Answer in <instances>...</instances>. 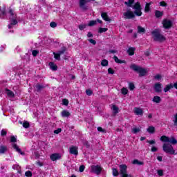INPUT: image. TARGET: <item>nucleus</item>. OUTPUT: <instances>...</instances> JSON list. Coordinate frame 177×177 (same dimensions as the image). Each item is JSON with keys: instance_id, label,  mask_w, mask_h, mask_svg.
<instances>
[{"instance_id": "obj_24", "label": "nucleus", "mask_w": 177, "mask_h": 177, "mask_svg": "<svg viewBox=\"0 0 177 177\" xmlns=\"http://www.w3.org/2000/svg\"><path fill=\"white\" fill-rule=\"evenodd\" d=\"M111 110L113 111L114 114H118V108L115 104L111 105Z\"/></svg>"}, {"instance_id": "obj_14", "label": "nucleus", "mask_w": 177, "mask_h": 177, "mask_svg": "<svg viewBox=\"0 0 177 177\" xmlns=\"http://www.w3.org/2000/svg\"><path fill=\"white\" fill-rule=\"evenodd\" d=\"M101 17L105 21H111V19H110V17H109V15L106 12H102Z\"/></svg>"}, {"instance_id": "obj_51", "label": "nucleus", "mask_w": 177, "mask_h": 177, "mask_svg": "<svg viewBox=\"0 0 177 177\" xmlns=\"http://www.w3.org/2000/svg\"><path fill=\"white\" fill-rule=\"evenodd\" d=\"M38 53H39V52L37 50H34L32 52V56L35 57L37 56V55H38Z\"/></svg>"}, {"instance_id": "obj_9", "label": "nucleus", "mask_w": 177, "mask_h": 177, "mask_svg": "<svg viewBox=\"0 0 177 177\" xmlns=\"http://www.w3.org/2000/svg\"><path fill=\"white\" fill-rule=\"evenodd\" d=\"M124 19H133L135 17V13L131 10H128L124 12Z\"/></svg>"}, {"instance_id": "obj_29", "label": "nucleus", "mask_w": 177, "mask_h": 177, "mask_svg": "<svg viewBox=\"0 0 177 177\" xmlns=\"http://www.w3.org/2000/svg\"><path fill=\"white\" fill-rule=\"evenodd\" d=\"M101 66H102L103 67H107V66H109V61H107L106 59H103L101 62Z\"/></svg>"}, {"instance_id": "obj_15", "label": "nucleus", "mask_w": 177, "mask_h": 177, "mask_svg": "<svg viewBox=\"0 0 177 177\" xmlns=\"http://www.w3.org/2000/svg\"><path fill=\"white\" fill-rule=\"evenodd\" d=\"M134 113L136 115H143V109L140 108H135Z\"/></svg>"}, {"instance_id": "obj_22", "label": "nucleus", "mask_w": 177, "mask_h": 177, "mask_svg": "<svg viewBox=\"0 0 177 177\" xmlns=\"http://www.w3.org/2000/svg\"><path fill=\"white\" fill-rule=\"evenodd\" d=\"M172 88H174V84H167L164 88V92L167 93L168 92V91H170V89H172Z\"/></svg>"}, {"instance_id": "obj_58", "label": "nucleus", "mask_w": 177, "mask_h": 177, "mask_svg": "<svg viewBox=\"0 0 177 177\" xmlns=\"http://www.w3.org/2000/svg\"><path fill=\"white\" fill-rule=\"evenodd\" d=\"M62 132V129H57L54 131V133H56V135H58V133H60Z\"/></svg>"}, {"instance_id": "obj_31", "label": "nucleus", "mask_w": 177, "mask_h": 177, "mask_svg": "<svg viewBox=\"0 0 177 177\" xmlns=\"http://www.w3.org/2000/svg\"><path fill=\"white\" fill-rule=\"evenodd\" d=\"M62 117H70V112L67 111H63L62 112Z\"/></svg>"}, {"instance_id": "obj_26", "label": "nucleus", "mask_w": 177, "mask_h": 177, "mask_svg": "<svg viewBox=\"0 0 177 177\" xmlns=\"http://www.w3.org/2000/svg\"><path fill=\"white\" fill-rule=\"evenodd\" d=\"M6 16V12L5 11V8H0V19H3V17Z\"/></svg>"}, {"instance_id": "obj_17", "label": "nucleus", "mask_w": 177, "mask_h": 177, "mask_svg": "<svg viewBox=\"0 0 177 177\" xmlns=\"http://www.w3.org/2000/svg\"><path fill=\"white\" fill-rule=\"evenodd\" d=\"M153 5V2L151 1L149 3H146L145 8V13H147L150 11V6Z\"/></svg>"}, {"instance_id": "obj_27", "label": "nucleus", "mask_w": 177, "mask_h": 177, "mask_svg": "<svg viewBox=\"0 0 177 177\" xmlns=\"http://www.w3.org/2000/svg\"><path fill=\"white\" fill-rule=\"evenodd\" d=\"M6 94L9 97H15V93L10 90H6Z\"/></svg>"}, {"instance_id": "obj_2", "label": "nucleus", "mask_w": 177, "mask_h": 177, "mask_svg": "<svg viewBox=\"0 0 177 177\" xmlns=\"http://www.w3.org/2000/svg\"><path fill=\"white\" fill-rule=\"evenodd\" d=\"M9 15L10 24H8V28H12L13 26H16V24H17V15L12 9H10L9 10Z\"/></svg>"}, {"instance_id": "obj_42", "label": "nucleus", "mask_w": 177, "mask_h": 177, "mask_svg": "<svg viewBox=\"0 0 177 177\" xmlns=\"http://www.w3.org/2000/svg\"><path fill=\"white\" fill-rule=\"evenodd\" d=\"M85 28H86V24L79 25V29L80 30H85Z\"/></svg>"}, {"instance_id": "obj_32", "label": "nucleus", "mask_w": 177, "mask_h": 177, "mask_svg": "<svg viewBox=\"0 0 177 177\" xmlns=\"http://www.w3.org/2000/svg\"><path fill=\"white\" fill-rule=\"evenodd\" d=\"M162 15H164V12H162L161 11L157 10L155 12L156 17H161L162 16Z\"/></svg>"}, {"instance_id": "obj_55", "label": "nucleus", "mask_w": 177, "mask_h": 177, "mask_svg": "<svg viewBox=\"0 0 177 177\" xmlns=\"http://www.w3.org/2000/svg\"><path fill=\"white\" fill-rule=\"evenodd\" d=\"M90 44H93V45H96V41L93 40V39H88Z\"/></svg>"}, {"instance_id": "obj_43", "label": "nucleus", "mask_w": 177, "mask_h": 177, "mask_svg": "<svg viewBox=\"0 0 177 177\" xmlns=\"http://www.w3.org/2000/svg\"><path fill=\"white\" fill-rule=\"evenodd\" d=\"M25 176L27 177H31L32 176V173L31 172V171H27L25 173Z\"/></svg>"}, {"instance_id": "obj_46", "label": "nucleus", "mask_w": 177, "mask_h": 177, "mask_svg": "<svg viewBox=\"0 0 177 177\" xmlns=\"http://www.w3.org/2000/svg\"><path fill=\"white\" fill-rule=\"evenodd\" d=\"M36 88H37V91H41V89H44V88H45V86H44L41 84H37L36 86Z\"/></svg>"}, {"instance_id": "obj_54", "label": "nucleus", "mask_w": 177, "mask_h": 177, "mask_svg": "<svg viewBox=\"0 0 177 177\" xmlns=\"http://www.w3.org/2000/svg\"><path fill=\"white\" fill-rule=\"evenodd\" d=\"M108 74H114V70L111 68H108Z\"/></svg>"}, {"instance_id": "obj_59", "label": "nucleus", "mask_w": 177, "mask_h": 177, "mask_svg": "<svg viewBox=\"0 0 177 177\" xmlns=\"http://www.w3.org/2000/svg\"><path fill=\"white\" fill-rule=\"evenodd\" d=\"M158 150V149H157V147H154V146H153L152 147H151V151H152V152H156V151H157Z\"/></svg>"}, {"instance_id": "obj_61", "label": "nucleus", "mask_w": 177, "mask_h": 177, "mask_svg": "<svg viewBox=\"0 0 177 177\" xmlns=\"http://www.w3.org/2000/svg\"><path fill=\"white\" fill-rule=\"evenodd\" d=\"M97 131L99 132H105L104 129H103V128H102L101 127H97Z\"/></svg>"}, {"instance_id": "obj_47", "label": "nucleus", "mask_w": 177, "mask_h": 177, "mask_svg": "<svg viewBox=\"0 0 177 177\" xmlns=\"http://www.w3.org/2000/svg\"><path fill=\"white\" fill-rule=\"evenodd\" d=\"M162 76L161 75H156L154 76V79L156 80L157 81H160L161 80Z\"/></svg>"}, {"instance_id": "obj_36", "label": "nucleus", "mask_w": 177, "mask_h": 177, "mask_svg": "<svg viewBox=\"0 0 177 177\" xmlns=\"http://www.w3.org/2000/svg\"><path fill=\"white\" fill-rule=\"evenodd\" d=\"M121 92H122V95H127L128 93V89L127 88H125V87H123L121 89Z\"/></svg>"}, {"instance_id": "obj_3", "label": "nucleus", "mask_w": 177, "mask_h": 177, "mask_svg": "<svg viewBox=\"0 0 177 177\" xmlns=\"http://www.w3.org/2000/svg\"><path fill=\"white\" fill-rule=\"evenodd\" d=\"M130 68L133 70V71H136V73H138L140 77H145V75L147 74V69L142 68L135 64H131Z\"/></svg>"}, {"instance_id": "obj_38", "label": "nucleus", "mask_w": 177, "mask_h": 177, "mask_svg": "<svg viewBox=\"0 0 177 177\" xmlns=\"http://www.w3.org/2000/svg\"><path fill=\"white\" fill-rule=\"evenodd\" d=\"M24 128H29L30 127V123L27 121H25L22 124Z\"/></svg>"}, {"instance_id": "obj_62", "label": "nucleus", "mask_w": 177, "mask_h": 177, "mask_svg": "<svg viewBox=\"0 0 177 177\" xmlns=\"http://www.w3.org/2000/svg\"><path fill=\"white\" fill-rule=\"evenodd\" d=\"M87 37L88 38H92L93 37V35H92V33L91 32H88L87 34Z\"/></svg>"}, {"instance_id": "obj_33", "label": "nucleus", "mask_w": 177, "mask_h": 177, "mask_svg": "<svg viewBox=\"0 0 177 177\" xmlns=\"http://www.w3.org/2000/svg\"><path fill=\"white\" fill-rule=\"evenodd\" d=\"M133 164L136 165H143V162H140L138 160H134L132 162Z\"/></svg>"}, {"instance_id": "obj_16", "label": "nucleus", "mask_w": 177, "mask_h": 177, "mask_svg": "<svg viewBox=\"0 0 177 177\" xmlns=\"http://www.w3.org/2000/svg\"><path fill=\"white\" fill-rule=\"evenodd\" d=\"M153 88L155 89V91L159 93L161 92V84L160 83H156L154 84Z\"/></svg>"}, {"instance_id": "obj_23", "label": "nucleus", "mask_w": 177, "mask_h": 177, "mask_svg": "<svg viewBox=\"0 0 177 177\" xmlns=\"http://www.w3.org/2000/svg\"><path fill=\"white\" fill-rule=\"evenodd\" d=\"M152 102H153V103H160L161 102V97H160V96H154Z\"/></svg>"}, {"instance_id": "obj_57", "label": "nucleus", "mask_w": 177, "mask_h": 177, "mask_svg": "<svg viewBox=\"0 0 177 177\" xmlns=\"http://www.w3.org/2000/svg\"><path fill=\"white\" fill-rule=\"evenodd\" d=\"M6 133H7V132L5 129L1 130V136H6Z\"/></svg>"}, {"instance_id": "obj_30", "label": "nucleus", "mask_w": 177, "mask_h": 177, "mask_svg": "<svg viewBox=\"0 0 177 177\" xmlns=\"http://www.w3.org/2000/svg\"><path fill=\"white\" fill-rule=\"evenodd\" d=\"M112 174L114 176H118V175H120V173L118 172V170L117 169H112Z\"/></svg>"}, {"instance_id": "obj_64", "label": "nucleus", "mask_w": 177, "mask_h": 177, "mask_svg": "<svg viewBox=\"0 0 177 177\" xmlns=\"http://www.w3.org/2000/svg\"><path fill=\"white\" fill-rule=\"evenodd\" d=\"M157 160H158V161L161 162V161H162V156H158Z\"/></svg>"}, {"instance_id": "obj_21", "label": "nucleus", "mask_w": 177, "mask_h": 177, "mask_svg": "<svg viewBox=\"0 0 177 177\" xmlns=\"http://www.w3.org/2000/svg\"><path fill=\"white\" fill-rule=\"evenodd\" d=\"M147 132H149V133H154V132H156V128L153 126H149L147 129Z\"/></svg>"}, {"instance_id": "obj_11", "label": "nucleus", "mask_w": 177, "mask_h": 177, "mask_svg": "<svg viewBox=\"0 0 177 177\" xmlns=\"http://www.w3.org/2000/svg\"><path fill=\"white\" fill-rule=\"evenodd\" d=\"M163 27L164 28H171V27H172V21H171V20H168V19H165L163 21Z\"/></svg>"}, {"instance_id": "obj_4", "label": "nucleus", "mask_w": 177, "mask_h": 177, "mask_svg": "<svg viewBox=\"0 0 177 177\" xmlns=\"http://www.w3.org/2000/svg\"><path fill=\"white\" fill-rule=\"evenodd\" d=\"M119 169L120 177H132V175L128 174V166L127 165H119Z\"/></svg>"}, {"instance_id": "obj_20", "label": "nucleus", "mask_w": 177, "mask_h": 177, "mask_svg": "<svg viewBox=\"0 0 177 177\" xmlns=\"http://www.w3.org/2000/svg\"><path fill=\"white\" fill-rule=\"evenodd\" d=\"M48 65L50 66V68L53 70V71H56V70H57V66H56L55 63L50 62Z\"/></svg>"}, {"instance_id": "obj_12", "label": "nucleus", "mask_w": 177, "mask_h": 177, "mask_svg": "<svg viewBox=\"0 0 177 177\" xmlns=\"http://www.w3.org/2000/svg\"><path fill=\"white\" fill-rule=\"evenodd\" d=\"M61 156L59 153H53L50 155V158L52 161H56L57 160H60Z\"/></svg>"}, {"instance_id": "obj_40", "label": "nucleus", "mask_w": 177, "mask_h": 177, "mask_svg": "<svg viewBox=\"0 0 177 177\" xmlns=\"http://www.w3.org/2000/svg\"><path fill=\"white\" fill-rule=\"evenodd\" d=\"M173 122L176 127H177V113L174 115L173 118Z\"/></svg>"}, {"instance_id": "obj_25", "label": "nucleus", "mask_w": 177, "mask_h": 177, "mask_svg": "<svg viewBox=\"0 0 177 177\" xmlns=\"http://www.w3.org/2000/svg\"><path fill=\"white\" fill-rule=\"evenodd\" d=\"M114 61L115 62V63H118L119 64H122V63H125V61H122L120 59H118V56H114L113 57Z\"/></svg>"}, {"instance_id": "obj_35", "label": "nucleus", "mask_w": 177, "mask_h": 177, "mask_svg": "<svg viewBox=\"0 0 177 177\" xmlns=\"http://www.w3.org/2000/svg\"><path fill=\"white\" fill-rule=\"evenodd\" d=\"M138 31L140 34H142V32H145L146 31V30L145 29V28H143L142 26H138Z\"/></svg>"}, {"instance_id": "obj_63", "label": "nucleus", "mask_w": 177, "mask_h": 177, "mask_svg": "<svg viewBox=\"0 0 177 177\" xmlns=\"http://www.w3.org/2000/svg\"><path fill=\"white\" fill-rule=\"evenodd\" d=\"M13 168L16 169H20V166L19 165H15L13 166Z\"/></svg>"}, {"instance_id": "obj_41", "label": "nucleus", "mask_w": 177, "mask_h": 177, "mask_svg": "<svg viewBox=\"0 0 177 177\" xmlns=\"http://www.w3.org/2000/svg\"><path fill=\"white\" fill-rule=\"evenodd\" d=\"M109 30L107 28H100L99 32L102 34V32H106Z\"/></svg>"}, {"instance_id": "obj_28", "label": "nucleus", "mask_w": 177, "mask_h": 177, "mask_svg": "<svg viewBox=\"0 0 177 177\" xmlns=\"http://www.w3.org/2000/svg\"><path fill=\"white\" fill-rule=\"evenodd\" d=\"M135 2V0H129V1H125L124 4L129 6V8H132V3Z\"/></svg>"}, {"instance_id": "obj_7", "label": "nucleus", "mask_w": 177, "mask_h": 177, "mask_svg": "<svg viewBox=\"0 0 177 177\" xmlns=\"http://www.w3.org/2000/svg\"><path fill=\"white\" fill-rule=\"evenodd\" d=\"M91 172L95 174V175H100V173L102 172V167L99 165H91Z\"/></svg>"}, {"instance_id": "obj_44", "label": "nucleus", "mask_w": 177, "mask_h": 177, "mask_svg": "<svg viewBox=\"0 0 177 177\" xmlns=\"http://www.w3.org/2000/svg\"><path fill=\"white\" fill-rule=\"evenodd\" d=\"M129 88L130 91H133V89H135V84H133V83H129Z\"/></svg>"}, {"instance_id": "obj_60", "label": "nucleus", "mask_w": 177, "mask_h": 177, "mask_svg": "<svg viewBox=\"0 0 177 177\" xmlns=\"http://www.w3.org/2000/svg\"><path fill=\"white\" fill-rule=\"evenodd\" d=\"M160 6L165 7L167 6V3H165V1H161L160 2Z\"/></svg>"}, {"instance_id": "obj_6", "label": "nucleus", "mask_w": 177, "mask_h": 177, "mask_svg": "<svg viewBox=\"0 0 177 177\" xmlns=\"http://www.w3.org/2000/svg\"><path fill=\"white\" fill-rule=\"evenodd\" d=\"M133 9L135 10L134 14L136 16H140L142 15V6H140V3H136L133 6Z\"/></svg>"}, {"instance_id": "obj_8", "label": "nucleus", "mask_w": 177, "mask_h": 177, "mask_svg": "<svg viewBox=\"0 0 177 177\" xmlns=\"http://www.w3.org/2000/svg\"><path fill=\"white\" fill-rule=\"evenodd\" d=\"M91 1H95V0H80L79 1V6L80 8H81V9H82V10H88V6H86V3H88V2H91Z\"/></svg>"}, {"instance_id": "obj_39", "label": "nucleus", "mask_w": 177, "mask_h": 177, "mask_svg": "<svg viewBox=\"0 0 177 177\" xmlns=\"http://www.w3.org/2000/svg\"><path fill=\"white\" fill-rule=\"evenodd\" d=\"M54 55V57L55 59H56V60H60V54H59L58 53H53Z\"/></svg>"}, {"instance_id": "obj_13", "label": "nucleus", "mask_w": 177, "mask_h": 177, "mask_svg": "<svg viewBox=\"0 0 177 177\" xmlns=\"http://www.w3.org/2000/svg\"><path fill=\"white\" fill-rule=\"evenodd\" d=\"M12 147L16 150V151H17V153H19L21 156H24V152L21 151V149L19 148V146H17V144H12Z\"/></svg>"}, {"instance_id": "obj_50", "label": "nucleus", "mask_w": 177, "mask_h": 177, "mask_svg": "<svg viewBox=\"0 0 177 177\" xmlns=\"http://www.w3.org/2000/svg\"><path fill=\"white\" fill-rule=\"evenodd\" d=\"M63 104H64V106H68V100L67 99H64L62 100Z\"/></svg>"}, {"instance_id": "obj_18", "label": "nucleus", "mask_w": 177, "mask_h": 177, "mask_svg": "<svg viewBox=\"0 0 177 177\" xmlns=\"http://www.w3.org/2000/svg\"><path fill=\"white\" fill-rule=\"evenodd\" d=\"M135 50H136V48L130 47L129 48L127 53H129V56H133V55H135Z\"/></svg>"}, {"instance_id": "obj_34", "label": "nucleus", "mask_w": 177, "mask_h": 177, "mask_svg": "<svg viewBox=\"0 0 177 177\" xmlns=\"http://www.w3.org/2000/svg\"><path fill=\"white\" fill-rule=\"evenodd\" d=\"M132 133H138V132H140V129L138 127H134L131 130Z\"/></svg>"}, {"instance_id": "obj_56", "label": "nucleus", "mask_w": 177, "mask_h": 177, "mask_svg": "<svg viewBox=\"0 0 177 177\" xmlns=\"http://www.w3.org/2000/svg\"><path fill=\"white\" fill-rule=\"evenodd\" d=\"M17 141L16 137L15 136H11L10 138V142H12V143H15V142Z\"/></svg>"}, {"instance_id": "obj_52", "label": "nucleus", "mask_w": 177, "mask_h": 177, "mask_svg": "<svg viewBox=\"0 0 177 177\" xmlns=\"http://www.w3.org/2000/svg\"><path fill=\"white\" fill-rule=\"evenodd\" d=\"M147 143H149L150 145H156V140H147Z\"/></svg>"}, {"instance_id": "obj_37", "label": "nucleus", "mask_w": 177, "mask_h": 177, "mask_svg": "<svg viewBox=\"0 0 177 177\" xmlns=\"http://www.w3.org/2000/svg\"><path fill=\"white\" fill-rule=\"evenodd\" d=\"M97 23V21H95V20H92V21H90L88 26L89 27H92L93 26H95Z\"/></svg>"}, {"instance_id": "obj_53", "label": "nucleus", "mask_w": 177, "mask_h": 177, "mask_svg": "<svg viewBox=\"0 0 177 177\" xmlns=\"http://www.w3.org/2000/svg\"><path fill=\"white\" fill-rule=\"evenodd\" d=\"M86 95H88V96H91L92 95L93 92L91 91V89H88L86 91Z\"/></svg>"}, {"instance_id": "obj_1", "label": "nucleus", "mask_w": 177, "mask_h": 177, "mask_svg": "<svg viewBox=\"0 0 177 177\" xmlns=\"http://www.w3.org/2000/svg\"><path fill=\"white\" fill-rule=\"evenodd\" d=\"M160 140L165 142L162 145L163 151H165V153L171 155L176 154L175 149H174V147H172V145H177V140L175 138L171 137L169 138L166 136H162L160 137Z\"/></svg>"}, {"instance_id": "obj_45", "label": "nucleus", "mask_w": 177, "mask_h": 177, "mask_svg": "<svg viewBox=\"0 0 177 177\" xmlns=\"http://www.w3.org/2000/svg\"><path fill=\"white\" fill-rule=\"evenodd\" d=\"M50 27L52 28H56V27H57V24H56V22H51L50 24Z\"/></svg>"}, {"instance_id": "obj_48", "label": "nucleus", "mask_w": 177, "mask_h": 177, "mask_svg": "<svg viewBox=\"0 0 177 177\" xmlns=\"http://www.w3.org/2000/svg\"><path fill=\"white\" fill-rule=\"evenodd\" d=\"M158 175L159 176H164V171L161 169L158 170Z\"/></svg>"}, {"instance_id": "obj_49", "label": "nucleus", "mask_w": 177, "mask_h": 177, "mask_svg": "<svg viewBox=\"0 0 177 177\" xmlns=\"http://www.w3.org/2000/svg\"><path fill=\"white\" fill-rule=\"evenodd\" d=\"M85 170V166L84 165H82L80 168H79V171L80 172H82L83 171Z\"/></svg>"}, {"instance_id": "obj_5", "label": "nucleus", "mask_w": 177, "mask_h": 177, "mask_svg": "<svg viewBox=\"0 0 177 177\" xmlns=\"http://www.w3.org/2000/svg\"><path fill=\"white\" fill-rule=\"evenodd\" d=\"M152 34L153 35L154 41H158V42H164L165 41V37L158 32V30H153Z\"/></svg>"}, {"instance_id": "obj_19", "label": "nucleus", "mask_w": 177, "mask_h": 177, "mask_svg": "<svg viewBox=\"0 0 177 177\" xmlns=\"http://www.w3.org/2000/svg\"><path fill=\"white\" fill-rule=\"evenodd\" d=\"M8 151V147L1 145L0 146V153L1 154H3Z\"/></svg>"}, {"instance_id": "obj_10", "label": "nucleus", "mask_w": 177, "mask_h": 177, "mask_svg": "<svg viewBox=\"0 0 177 177\" xmlns=\"http://www.w3.org/2000/svg\"><path fill=\"white\" fill-rule=\"evenodd\" d=\"M69 153L74 156H78V147L72 146L69 149Z\"/></svg>"}]
</instances>
